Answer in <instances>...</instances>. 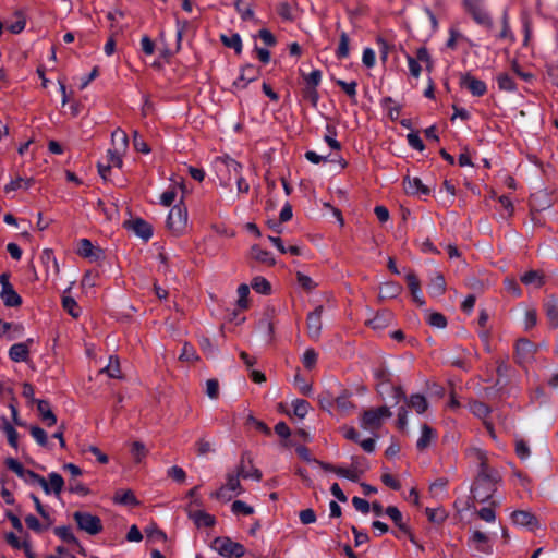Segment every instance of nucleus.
I'll list each match as a JSON object with an SVG mask.
<instances>
[{
	"instance_id": "obj_26",
	"label": "nucleus",
	"mask_w": 558,
	"mask_h": 558,
	"mask_svg": "<svg viewBox=\"0 0 558 558\" xmlns=\"http://www.w3.org/2000/svg\"><path fill=\"white\" fill-rule=\"evenodd\" d=\"M386 514L396 523V525L405 534L410 536V541L415 544L414 537L410 534L408 526L402 521V513L397 507L389 506L386 509Z\"/></svg>"
},
{
	"instance_id": "obj_53",
	"label": "nucleus",
	"mask_w": 558,
	"mask_h": 558,
	"mask_svg": "<svg viewBox=\"0 0 558 558\" xmlns=\"http://www.w3.org/2000/svg\"><path fill=\"white\" fill-rule=\"evenodd\" d=\"M469 409L475 416L480 418L486 417L490 412L489 408L480 401L471 402Z\"/></svg>"
},
{
	"instance_id": "obj_17",
	"label": "nucleus",
	"mask_w": 558,
	"mask_h": 558,
	"mask_svg": "<svg viewBox=\"0 0 558 558\" xmlns=\"http://www.w3.org/2000/svg\"><path fill=\"white\" fill-rule=\"evenodd\" d=\"M32 342L33 340L28 339L25 342L14 343L9 350V357L16 363L26 362L29 355V343Z\"/></svg>"
},
{
	"instance_id": "obj_57",
	"label": "nucleus",
	"mask_w": 558,
	"mask_h": 558,
	"mask_svg": "<svg viewBox=\"0 0 558 558\" xmlns=\"http://www.w3.org/2000/svg\"><path fill=\"white\" fill-rule=\"evenodd\" d=\"M324 141L328 144V146L331 149H335V150H340L341 149V144L336 138V130H335V128H331V126L327 125V134L324 136Z\"/></svg>"
},
{
	"instance_id": "obj_20",
	"label": "nucleus",
	"mask_w": 558,
	"mask_h": 558,
	"mask_svg": "<svg viewBox=\"0 0 558 558\" xmlns=\"http://www.w3.org/2000/svg\"><path fill=\"white\" fill-rule=\"evenodd\" d=\"M511 520H512L513 524H515L518 526H522V527L533 529L534 526L537 525L536 518L531 512L523 511V510L514 511L511 514Z\"/></svg>"
},
{
	"instance_id": "obj_13",
	"label": "nucleus",
	"mask_w": 558,
	"mask_h": 558,
	"mask_svg": "<svg viewBox=\"0 0 558 558\" xmlns=\"http://www.w3.org/2000/svg\"><path fill=\"white\" fill-rule=\"evenodd\" d=\"M324 307L322 305L315 307L313 312L307 315V333L311 339L318 340L322 333V316Z\"/></svg>"
},
{
	"instance_id": "obj_63",
	"label": "nucleus",
	"mask_w": 558,
	"mask_h": 558,
	"mask_svg": "<svg viewBox=\"0 0 558 558\" xmlns=\"http://www.w3.org/2000/svg\"><path fill=\"white\" fill-rule=\"evenodd\" d=\"M296 279H298V283L306 291H312L315 287H316V283L314 282V280L303 274V272H298L296 274Z\"/></svg>"
},
{
	"instance_id": "obj_37",
	"label": "nucleus",
	"mask_w": 558,
	"mask_h": 558,
	"mask_svg": "<svg viewBox=\"0 0 558 558\" xmlns=\"http://www.w3.org/2000/svg\"><path fill=\"white\" fill-rule=\"evenodd\" d=\"M238 470L243 478H252L259 482L263 477L262 472L255 466L251 465L250 469H246L244 459L240 461Z\"/></svg>"
},
{
	"instance_id": "obj_46",
	"label": "nucleus",
	"mask_w": 558,
	"mask_h": 558,
	"mask_svg": "<svg viewBox=\"0 0 558 558\" xmlns=\"http://www.w3.org/2000/svg\"><path fill=\"white\" fill-rule=\"evenodd\" d=\"M131 454L136 463H141L147 456V449L141 441H134L131 447Z\"/></svg>"
},
{
	"instance_id": "obj_5",
	"label": "nucleus",
	"mask_w": 558,
	"mask_h": 558,
	"mask_svg": "<svg viewBox=\"0 0 558 558\" xmlns=\"http://www.w3.org/2000/svg\"><path fill=\"white\" fill-rule=\"evenodd\" d=\"M167 228L175 235L182 234L187 227V209L178 204L172 206L167 217Z\"/></svg>"
},
{
	"instance_id": "obj_41",
	"label": "nucleus",
	"mask_w": 558,
	"mask_h": 558,
	"mask_svg": "<svg viewBox=\"0 0 558 558\" xmlns=\"http://www.w3.org/2000/svg\"><path fill=\"white\" fill-rule=\"evenodd\" d=\"M111 378H121L120 362L117 356H110L107 366L102 369Z\"/></svg>"
},
{
	"instance_id": "obj_54",
	"label": "nucleus",
	"mask_w": 558,
	"mask_h": 558,
	"mask_svg": "<svg viewBox=\"0 0 558 558\" xmlns=\"http://www.w3.org/2000/svg\"><path fill=\"white\" fill-rule=\"evenodd\" d=\"M4 463L7 468L14 472L20 478L24 477V475L28 471L14 458H7Z\"/></svg>"
},
{
	"instance_id": "obj_18",
	"label": "nucleus",
	"mask_w": 558,
	"mask_h": 558,
	"mask_svg": "<svg viewBox=\"0 0 558 558\" xmlns=\"http://www.w3.org/2000/svg\"><path fill=\"white\" fill-rule=\"evenodd\" d=\"M535 352L534 344L527 339H520L515 344V353L520 363H526L533 359Z\"/></svg>"
},
{
	"instance_id": "obj_47",
	"label": "nucleus",
	"mask_w": 558,
	"mask_h": 558,
	"mask_svg": "<svg viewBox=\"0 0 558 558\" xmlns=\"http://www.w3.org/2000/svg\"><path fill=\"white\" fill-rule=\"evenodd\" d=\"M179 359H180V361H183V362H195L198 360V355H197L194 347L192 344L185 342L182 347Z\"/></svg>"
},
{
	"instance_id": "obj_21",
	"label": "nucleus",
	"mask_w": 558,
	"mask_h": 558,
	"mask_svg": "<svg viewBox=\"0 0 558 558\" xmlns=\"http://www.w3.org/2000/svg\"><path fill=\"white\" fill-rule=\"evenodd\" d=\"M404 190L410 195H427L429 193V189L423 184L420 178H410L408 177L404 180Z\"/></svg>"
},
{
	"instance_id": "obj_1",
	"label": "nucleus",
	"mask_w": 558,
	"mask_h": 558,
	"mask_svg": "<svg viewBox=\"0 0 558 558\" xmlns=\"http://www.w3.org/2000/svg\"><path fill=\"white\" fill-rule=\"evenodd\" d=\"M468 456L478 463L477 475L472 487L474 498L480 502L487 501L496 490L500 480L499 473L487 463V454L480 448H470Z\"/></svg>"
},
{
	"instance_id": "obj_34",
	"label": "nucleus",
	"mask_w": 558,
	"mask_h": 558,
	"mask_svg": "<svg viewBox=\"0 0 558 558\" xmlns=\"http://www.w3.org/2000/svg\"><path fill=\"white\" fill-rule=\"evenodd\" d=\"M335 473L339 477L348 478L352 482H357L362 474V471H360L357 466L353 463L351 468L337 466Z\"/></svg>"
},
{
	"instance_id": "obj_64",
	"label": "nucleus",
	"mask_w": 558,
	"mask_h": 558,
	"mask_svg": "<svg viewBox=\"0 0 558 558\" xmlns=\"http://www.w3.org/2000/svg\"><path fill=\"white\" fill-rule=\"evenodd\" d=\"M427 322L430 326L439 328V329L445 328L447 325L446 317L440 313L429 314Z\"/></svg>"
},
{
	"instance_id": "obj_10",
	"label": "nucleus",
	"mask_w": 558,
	"mask_h": 558,
	"mask_svg": "<svg viewBox=\"0 0 558 558\" xmlns=\"http://www.w3.org/2000/svg\"><path fill=\"white\" fill-rule=\"evenodd\" d=\"M0 298L3 301L4 305L9 307H15L21 305L22 299L14 290L13 286L10 283L9 276L7 274L0 275Z\"/></svg>"
},
{
	"instance_id": "obj_44",
	"label": "nucleus",
	"mask_w": 558,
	"mask_h": 558,
	"mask_svg": "<svg viewBox=\"0 0 558 558\" xmlns=\"http://www.w3.org/2000/svg\"><path fill=\"white\" fill-rule=\"evenodd\" d=\"M33 183L32 179H23L21 177L11 180L8 184L4 185V192L10 193L12 191H16L21 187L28 189Z\"/></svg>"
},
{
	"instance_id": "obj_38",
	"label": "nucleus",
	"mask_w": 558,
	"mask_h": 558,
	"mask_svg": "<svg viewBox=\"0 0 558 558\" xmlns=\"http://www.w3.org/2000/svg\"><path fill=\"white\" fill-rule=\"evenodd\" d=\"M220 38L226 47L234 49L238 54L242 52V39L239 34L221 35Z\"/></svg>"
},
{
	"instance_id": "obj_42",
	"label": "nucleus",
	"mask_w": 558,
	"mask_h": 558,
	"mask_svg": "<svg viewBox=\"0 0 558 558\" xmlns=\"http://www.w3.org/2000/svg\"><path fill=\"white\" fill-rule=\"evenodd\" d=\"M349 43L350 38L345 32H342L340 34V40L339 45L336 51V56L338 59H345L349 57L350 50H349Z\"/></svg>"
},
{
	"instance_id": "obj_24",
	"label": "nucleus",
	"mask_w": 558,
	"mask_h": 558,
	"mask_svg": "<svg viewBox=\"0 0 558 558\" xmlns=\"http://www.w3.org/2000/svg\"><path fill=\"white\" fill-rule=\"evenodd\" d=\"M520 280L526 287H532L534 289H538L545 283V277L543 272L538 270L526 271L520 277Z\"/></svg>"
},
{
	"instance_id": "obj_56",
	"label": "nucleus",
	"mask_w": 558,
	"mask_h": 558,
	"mask_svg": "<svg viewBox=\"0 0 558 558\" xmlns=\"http://www.w3.org/2000/svg\"><path fill=\"white\" fill-rule=\"evenodd\" d=\"M31 435L32 437L35 439V441L39 445V446H47L48 445V436H47V433L38 427V426H32L31 429Z\"/></svg>"
},
{
	"instance_id": "obj_7",
	"label": "nucleus",
	"mask_w": 558,
	"mask_h": 558,
	"mask_svg": "<svg viewBox=\"0 0 558 558\" xmlns=\"http://www.w3.org/2000/svg\"><path fill=\"white\" fill-rule=\"evenodd\" d=\"M213 549L227 558H241L245 554L244 546L229 537H216L213 542Z\"/></svg>"
},
{
	"instance_id": "obj_6",
	"label": "nucleus",
	"mask_w": 558,
	"mask_h": 558,
	"mask_svg": "<svg viewBox=\"0 0 558 558\" xmlns=\"http://www.w3.org/2000/svg\"><path fill=\"white\" fill-rule=\"evenodd\" d=\"M464 10L481 26L493 27V20L481 0H462Z\"/></svg>"
},
{
	"instance_id": "obj_12",
	"label": "nucleus",
	"mask_w": 558,
	"mask_h": 558,
	"mask_svg": "<svg viewBox=\"0 0 558 558\" xmlns=\"http://www.w3.org/2000/svg\"><path fill=\"white\" fill-rule=\"evenodd\" d=\"M460 86L466 88L473 96L481 97L487 92L485 82L472 76L469 73L460 75Z\"/></svg>"
},
{
	"instance_id": "obj_62",
	"label": "nucleus",
	"mask_w": 558,
	"mask_h": 558,
	"mask_svg": "<svg viewBox=\"0 0 558 558\" xmlns=\"http://www.w3.org/2000/svg\"><path fill=\"white\" fill-rule=\"evenodd\" d=\"M405 58H407L410 74L414 78H418L421 75V72H422V66H421L420 62L414 57H412L410 54H407Z\"/></svg>"
},
{
	"instance_id": "obj_15",
	"label": "nucleus",
	"mask_w": 558,
	"mask_h": 558,
	"mask_svg": "<svg viewBox=\"0 0 558 558\" xmlns=\"http://www.w3.org/2000/svg\"><path fill=\"white\" fill-rule=\"evenodd\" d=\"M259 70L252 64H246L241 69L240 75L233 82V86L238 89H244L248 83L257 80Z\"/></svg>"
},
{
	"instance_id": "obj_52",
	"label": "nucleus",
	"mask_w": 558,
	"mask_h": 558,
	"mask_svg": "<svg viewBox=\"0 0 558 558\" xmlns=\"http://www.w3.org/2000/svg\"><path fill=\"white\" fill-rule=\"evenodd\" d=\"M62 305L63 308L72 316V317H78L80 316V307L76 303V301L71 296H63L62 299Z\"/></svg>"
},
{
	"instance_id": "obj_30",
	"label": "nucleus",
	"mask_w": 558,
	"mask_h": 558,
	"mask_svg": "<svg viewBox=\"0 0 558 558\" xmlns=\"http://www.w3.org/2000/svg\"><path fill=\"white\" fill-rule=\"evenodd\" d=\"M436 438V433L428 425H423L421 428V435L416 441V447L418 450L426 449L432 441Z\"/></svg>"
},
{
	"instance_id": "obj_9",
	"label": "nucleus",
	"mask_w": 558,
	"mask_h": 558,
	"mask_svg": "<svg viewBox=\"0 0 558 558\" xmlns=\"http://www.w3.org/2000/svg\"><path fill=\"white\" fill-rule=\"evenodd\" d=\"M73 518L80 530L90 535H96L102 530L101 520L89 512L76 511L74 512Z\"/></svg>"
},
{
	"instance_id": "obj_33",
	"label": "nucleus",
	"mask_w": 558,
	"mask_h": 558,
	"mask_svg": "<svg viewBox=\"0 0 558 558\" xmlns=\"http://www.w3.org/2000/svg\"><path fill=\"white\" fill-rule=\"evenodd\" d=\"M190 518L193 519L194 523L201 527V526H211L215 524V518L205 512V511H194L190 512Z\"/></svg>"
},
{
	"instance_id": "obj_28",
	"label": "nucleus",
	"mask_w": 558,
	"mask_h": 558,
	"mask_svg": "<svg viewBox=\"0 0 558 558\" xmlns=\"http://www.w3.org/2000/svg\"><path fill=\"white\" fill-rule=\"evenodd\" d=\"M21 480H23L28 485L40 486L43 488V490L45 492V494L50 495V487H49L47 480L45 477L38 475L34 471L28 470L26 472V474L24 475V477H22Z\"/></svg>"
},
{
	"instance_id": "obj_31",
	"label": "nucleus",
	"mask_w": 558,
	"mask_h": 558,
	"mask_svg": "<svg viewBox=\"0 0 558 558\" xmlns=\"http://www.w3.org/2000/svg\"><path fill=\"white\" fill-rule=\"evenodd\" d=\"M37 409L40 413L41 420L48 425L52 426L57 423V417L50 409V405L45 400L37 401Z\"/></svg>"
},
{
	"instance_id": "obj_27",
	"label": "nucleus",
	"mask_w": 558,
	"mask_h": 558,
	"mask_svg": "<svg viewBox=\"0 0 558 558\" xmlns=\"http://www.w3.org/2000/svg\"><path fill=\"white\" fill-rule=\"evenodd\" d=\"M14 21L7 23V28L12 34H20L25 29L26 16L22 10H16L13 13Z\"/></svg>"
},
{
	"instance_id": "obj_55",
	"label": "nucleus",
	"mask_w": 558,
	"mask_h": 558,
	"mask_svg": "<svg viewBox=\"0 0 558 558\" xmlns=\"http://www.w3.org/2000/svg\"><path fill=\"white\" fill-rule=\"evenodd\" d=\"M254 291L260 294H268L270 292V283L263 277H256L252 281Z\"/></svg>"
},
{
	"instance_id": "obj_23",
	"label": "nucleus",
	"mask_w": 558,
	"mask_h": 558,
	"mask_svg": "<svg viewBox=\"0 0 558 558\" xmlns=\"http://www.w3.org/2000/svg\"><path fill=\"white\" fill-rule=\"evenodd\" d=\"M111 145L118 153H126L129 146V138L126 133L118 128L111 134Z\"/></svg>"
},
{
	"instance_id": "obj_35",
	"label": "nucleus",
	"mask_w": 558,
	"mask_h": 558,
	"mask_svg": "<svg viewBox=\"0 0 558 558\" xmlns=\"http://www.w3.org/2000/svg\"><path fill=\"white\" fill-rule=\"evenodd\" d=\"M498 88L504 92L513 93L517 90V84L508 73H499L496 76Z\"/></svg>"
},
{
	"instance_id": "obj_11",
	"label": "nucleus",
	"mask_w": 558,
	"mask_h": 558,
	"mask_svg": "<svg viewBox=\"0 0 558 558\" xmlns=\"http://www.w3.org/2000/svg\"><path fill=\"white\" fill-rule=\"evenodd\" d=\"M4 539L11 548L15 550H23L27 558H37L36 554L32 548L29 536L27 533H25L23 537H19L13 532H7L4 534Z\"/></svg>"
},
{
	"instance_id": "obj_3",
	"label": "nucleus",
	"mask_w": 558,
	"mask_h": 558,
	"mask_svg": "<svg viewBox=\"0 0 558 558\" xmlns=\"http://www.w3.org/2000/svg\"><path fill=\"white\" fill-rule=\"evenodd\" d=\"M214 168L220 184L223 186H229L231 180L242 172V165L228 155L216 157Z\"/></svg>"
},
{
	"instance_id": "obj_51",
	"label": "nucleus",
	"mask_w": 558,
	"mask_h": 558,
	"mask_svg": "<svg viewBox=\"0 0 558 558\" xmlns=\"http://www.w3.org/2000/svg\"><path fill=\"white\" fill-rule=\"evenodd\" d=\"M231 511L233 514L251 515L254 513L253 507L242 500H235L231 505Z\"/></svg>"
},
{
	"instance_id": "obj_25",
	"label": "nucleus",
	"mask_w": 558,
	"mask_h": 558,
	"mask_svg": "<svg viewBox=\"0 0 558 558\" xmlns=\"http://www.w3.org/2000/svg\"><path fill=\"white\" fill-rule=\"evenodd\" d=\"M393 319V315L390 311L378 312L372 319L368 320V325L375 330H381L386 328Z\"/></svg>"
},
{
	"instance_id": "obj_4",
	"label": "nucleus",
	"mask_w": 558,
	"mask_h": 558,
	"mask_svg": "<svg viewBox=\"0 0 558 558\" xmlns=\"http://www.w3.org/2000/svg\"><path fill=\"white\" fill-rule=\"evenodd\" d=\"M392 413L388 407H379L366 410L360 417L361 428L369 432L379 429L386 418L391 417Z\"/></svg>"
},
{
	"instance_id": "obj_14",
	"label": "nucleus",
	"mask_w": 558,
	"mask_h": 558,
	"mask_svg": "<svg viewBox=\"0 0 558 558\" xmlns=\"http://www.w3.org/2000/svg\"><path fill=\"white\" fill-rule=\"evenodd\" d=\"M449 37L446 41V47L450 50H457L461 45L465 44L473 47V41L468 38L456 25L450 26Z\"/></svg>"
},
{
	"instance_id": "obj_32",
	"label": "nucleus",
	"mask_w": 558,
	"mask_h": 558,
	"mask_svg": "<svg viewBox=\"0 0 558 558\" xmlns=\"http://www.w3.org/2000/svg\"><path fill=\"white\" fill-rule=\"evenodd\" d=\"M113 501H114V504L124 505V506H135V505L138 504L135 495L130 489L117 490L114 496H113Z\"/></svg>"
},
{
	"instance_id": "obj_29",
	"label": "nucleus",
	"mask_w": 558,
	"mask_h": 558,
	"mask_svg": "<svg viewBox=\"0 0 558 558\" xmlns=\"http://www.w3.org/2000/svg\"><path fill=\"white\" fill-rule=\"evenodd\" d=\"M446 291V281L444 276L440 272H436L430 280L428 287V293L432 296H440Z\"/></svg>"
},
{
	"instance_id": "obj_61",
	"label": "nucleus",
	"mask_w": 558,
	"mask_h": 558,
	"mask_svg": "<svg viewBox=\"0 0 558 558\" xmlns=\"http://www.w3.org/2000/svg\"><path fill=\"white\" fill-rule=\"evenodd\" d=\"M293 383L301 393L305 396L312 393V386L299 373L294 376Z\"/></svg>"
},
{
	"instance_id": "obj_36",
	"label": "nucleus",
	"mask_w": 558,
	"mask_h": 558,
	"mask_svg": "<svg viewBox=\"0 0 558 558\" xmlns=\"http://www.w3.org/2000/svg\"><path fill=\"white\" fill-rule=\"evenodd\" d=\"M402 288L398 283L395 282H385L379 289V298L380 299H393L397 298Z\"/></svg>"
},
{
	"instance_id": "obj_60",
	"label": "nucleus",
	"mask_w": 558,
	"mask_h": 558,
	"mask_svg": "<svg viewBox=\"0 0 558 558\" xmlns=\"http://www.w3.org/2000/svg\"><path fill=\"white\" fill-rule=\"evenodd\" d=\"M515 453L522 461H526L530 458L531 451L524 440L518 439L515 441Z\"/></svg>"
},
{
	"instance_id": "obj_22",
	"label": "nucleus",
	"mask_w": 558,
	"mask_h": 558,
	"mask_svg": "<svg viewBox=\"0 0 558 558\" xmlns=\"http://www.w3.org/2000/svg\"><path fill=\"white\" fill-rule=\"evenodd\" d=\"M77 253L85 258L96 260L102 252L100 248H96L88 239H81L77 243Z\"/></svg>"
},
{
	"instance_id": "obj_2",
	"label": "nucleus",
	"mask_w": 558,
	"mask_h": 558,
	"mask_svg": "<svg viewBox=\"0 0 558 558\" xmlns=\"http://www.w3.org/2000/svg\"><path fill=\"white\" fill-rule=\"evenodd\" d=\"M241 474L239 470L227 472L226 482L210 496L223 502H229L233 497L242 495L244 488L240 482Z\"/></svg>"
},
{
	"instance_id": "obj_8",
	"label": "nucleus",
	"mask_w": 558,
	"mask_h": 558,
	"mask_svg": "<svg viewBox=\"0 0 558 558\" xmlns=\"http://www.w3.org/2000/svg\"><path fill=\"white\" fill-rule=\"evenodd\" d=\"M393 392L395 404H398L401 400L407 401L408 405L412 408L417 414H423L428 409V402L423 395L416 393L411 395L407 398L401 387H391Z\"/></svg>"
},
{
	"instance_id": "obj_40",
	"label": "nucleus",
	"mask_w": 558,
	"mask_h": 558,
	"mask_svg": "<svg viewBox=\"0 0 558 558\" xmlns=\"http://www.w3.org/2000/svg\"><path fill=\"white\" fill-rule=\"evenodd\" d=\"M547 318L553 327H558V302L549 300L545 304Z\"/></svg>"
},
{
	"instance_id": "obj_19",
	"label": "nucleus",
	"mask_w": 558,
	"mask_h": 558,
	"mask_svg": "<svg viewBox=\"0 0 558 558\" xmlns=\"http://www.w3.org/2000/svg\"><path fill=\"white\" fill-rule=\"evenodd\" d=\"M129 229L145 241L149 240L153 236L151 226L141 218L130 221Z\"/></svg>"
},
{
	"instance_id": "obj_58",
	"label": "nucleus",
	"mask_w": 558,
	"mask_h": 558,
	"mask_svg": "<svg viewBox=\"0 0 558 558\" xmlns=\"http://www.w3.org/2000/svg\"><path fill=\"white\" fill-rule=\"evenodd\" d=\"M317 353L313 349H306L302 356V363L305 368L312 369L317 362Z\"/></svg>"
},
{
	"instance_id": "obj_49",
	"label": "nucleus",
	"mask_w": 558,
	"mask_h": 558,
	"mask_svg": "<svg viewBox=\"0 0 558 558\" xmlns=\"http://www.w3.org/2000/svg\"><path fill=\"white\" fill-rule=\"evenodd\" d=\"M335 83L343 89V92L352 99L356 98L357 83L355 81L345 82L343 80H336Z\"/></svg>"
},
{
	"instance_id": "obj_43",
	"label": "nucleus",
	"mask_w": 558,
	"mask_h": 558,
	"mask_svg": "<svg viewBox=\"0 0 558 558\" xmlns=\"http://www.w3.org/2000/svg\"><path fill=\"white\" fill-rule=\"evenodd\" d=\"M54 533L62 541H64V542H66L69 544L78 545V541L75 537V535L73 534V532H72L70 526H58V527L54 529Z\"/></svg>"
},
{
	"instance_id": "obj_59",
	"label": "nucleus",
	"mask_w": 558,
	"mask_h": 558,
	"mask_svg": "<svg viewBox=\"0 0 558 558\" xmlns=\"http://www.w3.org/2000/svg\"><path fill=\"white\" fill-rule=\"evenodd\" d=\"M123 155H124V153H118L113 148L108 149V151H107L108 163L107 165H109L110 167L121 168L123 165V160H122Z\"/></svg>"
},
{
	"instance_id": "obj_48",
	"label": "nucleus",
	"mask_w": 558,
	"mask_h": 558,
	"mask_svg": "<svg viewBox=\"0 0 558 558\" xmlns=\"http://www.w3.org/2000/svg\"><path fill=\"white\" fill-rule=\"evenodd\" d=\"M292 407H293V413L300 418H304L307 415L310 408H311L310 403L303 399L294 400L292 402Z\"/></svg>"
},
{
	"instance_id": "obj_16",
	"label": "nucleus",
	"mask_w": 558,
	"mask_h": 558,
	"mask_svg": "<svg viewBox=\"0 0 558 558\" xmlns=\"http://www.w3.org/2000/svg\"><path fill=\"white\" fill-rule=\"evenodd\" d=\"M469 547L478 553V554H485L488 553L489 546H488V537L480 531H473L469 541H468Z\"/></svg>"
},
{
	"instance_id": "obj_39",
	"label": "nucleus",
	"mask_w": 558,
	"mask_h": 558,
	"mask_svg": "<svg viewBox=\"0 0 558 558\" xmlns=\"http://www.w3.org/2000/svg\"><path fill=\"white\" fill-rule=\"evenodd\" d=\"M47 482L50 487V494L60 495L64 486L63 477L59 473L51 472L48 474Z\"/></svg>"
},
{
	"instance_id": "obj_50",
	"label": "nucleus",
	"mask_w": 558,
	"mask_h": 558,
	"mask_svg": "<svg viewBox=\"0 0 558 558\" xmlns=\"http://www.w3.org/2000/svg\"><path fill=\"white\" fill-rule=\"evenodd\" d=\"M2 429H3L4 434L7 435L8 442L10 444V446L13 447L14 449H17L19 434H17L16 429L7 421L4 422Z\"/></svg>"
},
{
	"instance_id": "obj_45",
	"label": "nucleus",
	"mask_w": 558,
	"mask_h": 558,
	"mask_svg": "<svg viewBox=\"0 0 558 558\" xmlns=\"http://www.w3.org/2000/svg\"><path fill=\"white\" fill-rule=\"evenodd\" d=\"M252 255L256 260L262 262L264 264H275V258L271 256V254L265 250H262L257 245L252 247Z\"/></svg>"
}]
</instances>
